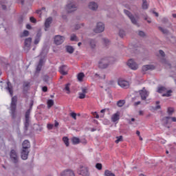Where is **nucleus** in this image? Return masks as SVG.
<instances>
[{
    "label": "nucleus",
    "instance_id": "1",
    "mask_svg": "<svg viewBox=\"0 0 176 176\" xmlns=\"http://www.w3.org/2000/svg\"><path fill=\"white\" fill-rule=\"evenodd\" d=\"M109 64H111V59L109 58H102L98 62V67L102 69H105V68H108Z\"/></svg>",
    "mask_w": 176,
    "mask_h": 176
},
{
    "label": "nucleus",
    "instance_id": "2",
    "mask_svg": "<svg viewBox=\"0 0 176 176\" xmlns=\"http://www.w3.org/2000/svg\"><path fill=\"white\" fill-rule=\"evenodd\" d=\"M65 10L67 13H73V12H76L78 10V6L75 2L69 1L65 7Z\"/></svg>",
    "mask_w": 176,
    "mask_h": 176
},
{
    "label": "nucleus",
    "instance_id": "3",
    "mask_svg": "<svg viewBox=\"0 0 176 176\" xmlns=\"http://www.w3.org/2000/svg\"><path fill=\"white\" fill-rule=\"evenodd\" d=\"M157 93H160V94L165 93L162 94V97H171V93H173V91L171 89L167 91V88L165 87H158Z\"/></svg>",
    "mask_w": 176,
    "mask_h": 176
},
{
    "label": "nucleus",
    "instance_id": "4",
    "mask_svg": "<svg viewBox=\"0 0 176 176\" xmlns=\"http://www.w3.org/2000/svg\"><path fill=\"white\" fill-rule=\"evenodd\" d=\"M10 157L11 162H12V163H14V164H17V163H19V155H17V152L16 151V150L12 149L10 151Z\"/></svg>",
    "mask_w": 176,
    "mask_h": 176
},
{
    "label": "nucleus",
    "instance_id": "5",
    "mask_svg": "<svg viewBox=\"0 0 176 176\" xmlns=\"http://www.w3.org/2000/svg\"><path fill=\"white\" fill-rule=\"evenodd\" d=\"M104 30H105V25L102 23V22H98L96 25V29H94V32L96 34H100V32H104Z\"/></svg>",
    "mask_w": 176,
    "mask_h": 176
},
{
    "label": "nucleus",
    "instance_id": "6",
    "mask_svg": "<svg viewBox=\"0 0 176 176\" xmlns=\"http://www.w3.org/2000/svg\"><path fill=\"white\" fill-rule=\"evenodd\" d=\"M118 85L122 87L123 89H129L130 87V84L127 80H125L122 78H119L118 80Z\"/></svg>",
    "mask_w": 176,
    "mask_h": 176
},
{
    "label": "nucleus",
    "instance_id": "7",
    "mask_svg": "<svg viewBox=\"0 0 176 176\" xmlns=\"http://www.w3.org/2000/svg\"><path fill=\"white\" fill-rule=\"evenodd\" d=\"M30 155V150L22 148L21 152V157L23 160H27L28 155Z\"/></svg>",
    "mask_w": 176,
    "mask_h": 176
},
{
    "label": "nucleus",
    "instance_id": "8",
    "mask_svg": "<svg viewBox=\"0 0 176 176\" xmlns=\"http://www.w3.org/2000/svg\"><path fill=\"white\" fill-rule=\"evenodd\" d=\"M65 38L63 36L57 35L54 38V43L55 45H61L64 43Z\"/></svg>",
    "mask_w": 176,
    "mask_h": 176
},
{
    "label": "nucleus",
    "instance_id": "9",
    "mask_svg": "<svg viewBox=\"0 0 176 176\" xmlns=\"http://www.w3.org/2000/svg\"><path fill=\"white\" fill-rule=\"evenodd\" d=\"M88 8L93 12H96L97 9H98V3L95 1H91L88 4Z\"/></svg>",
    "mask_w": 176,
    "mask_h": 176
},
{
    "label": "nucleus",
    "instance_id": "10",
    "mask_svg": "<svg viewBox=\"0 0 176 176\" xmlns=\"http://www.w3.org/2000/svg\"><path fill=\"white\" fill-rule=\"evenodd\" d=\"M82 92L78 93V98L80 100H83V98H86V94H87L88 89L87 87L81 88Z\"/></svg>",
    "mask_w": 176,
    "mask_h": 176
},
{
    "label": "nucleus",
    "instance_id": "11",
    "mask_svg": "<svg viewBox=\"0 0 176 176\" xmlns=\"http://www.w3.org/2000/svg\"><path fill=\"white\" fill-rule=\"evenodd\" d=\"M127 65L128 67H129V68H131V69H138V65H137V63L132 59H130L128 61Z\"/></svg>",
    "mask_w": 176,
    "mask_h": 176
},
{
    "label": "nucleus",
    "instance_id": "12",
    "mask_svg": "<svg viewBox=\"0 0 176 176\" xmlns=\"http://www.w3.org/2000/svg\"><path fill=\"white\" fill-rule=\"evenodd\" d=\"M60 176H75L74 170L66 169L60 173Z\"/></svg>",
    "mask_w": 176,
    "mask_h": 176
},
{
    "label": "nucleus",
    "instance_id": "13",
    "mask_svg": "<svg viewBox=\"0 0 176 176\" xmlns=\"http://www.w3.org/2000/svg\"><path fill=\"white\" fill-rule=\"evenodd\" d=\"M140 93V96L142 98V100H146L148 94V91H146V89H145V87H143V89L142 90L139 91Z\"/></svg>",
    "mask_w": 176,
    "mask_h": 176
},
{
    "label": "nucleus",
    "instance_id": "14",
    "mask_svg": "<svg viewBox=\"0 0 176 176\" xmlns=\"http://www.w3.org/2000/svg\"><path fill=\"white\" fill-rule=\"evenodd\" d=\"M80 175L82 176H89L90 174L89 173V170L86 167L82 166L80 170L78 172Z\"/></svg>",
    "mask_w": 176,
    "mask_h": 176
},
{
    "label": "nucleus",
    "instance_id": "15",
    "mask_svg": "<svg viewBox=\"0 0 176 176\" xmlns=\"http://www.w3.org/2000/svg\"><path fill=\"white\" fill-rule=\"evenodd\" d=\"M143 72H146V71H153L155 69V66L153 65H145L142 68Z\"/></svg>",
    "mask_w": 176,
    "mask_h": 176
},
{
    "label": "nucleus",
    "instance_id": "16",
    "mask_svg": "<svg viewBox=\"0 0 176 176\" xmlns=\"http://www.w3.org/2000/svg\"><path fill=\"white\" fill-rule=\"evenodd\" d=\"M59 72L61 75L65 76L68 75V72L67 71V65H63L59 67Z\"/></svg>",
    "mask_w": 176,
    "mask_h": 176
},
{
    "label": "nucleus",
    "instance_id": "17",
    "mask_svg": "<svg viewBox=\"0 0 176 176\" xmlns=\"http://www.w3.org/2000/svg\"><path fill=\"white\" fill-rule=\"evenodd\" d=\"M30 82H24L23 85V93L26 94V93L30 90Z\"/></svg>",
    "mask_w": 176,
    "mask_h": 176
},
{
    "label": "nucleus",
    "instance_id": "18",
    "mask_svg": "<svg viewBox=\"0 0 176 176\" xmlns=\"http://www.w3.org/2000/svg\"><path fill=\"white\" fill-rule=\"evenodd\" d=\"M119 119H120V112L119 111H117L111 116V122H113V123L118 122Z\"/></svg>",
    "mask_w": 176,
    "mask_h": 176
},
{
    "label": "nucleus",
    "instance_id": "19",
    "mask_svg": "<svg viewBox=\"0 0 176 176\" xmlns=\"http://www.w3.org/2000/svg\"><path fill=\"white\" fill-rule=\"evenodd\" d=\"M170 119H171V117H168V116L164 117L162 120V124L165 126H167V124H170L171 123V121H170Z\"/></svg>",
    "mask_w": 176,
    "mask_h": 176
},
{
    "label": "nucleus",
    "instance_id": "20",
    "mask_svg": "<svg viewBox=\"0 0 176 176\" xmlns=\"http://www.w3.org/2000/svg\"><path fill=\"white\" fill-rule=\"evenodd\" d=\"M53 21V19L52 17H49L45 20V31H47V28H49L50 27V25L52 24V22Z\"/></svg>",
    "mask_w": 176,
    "mask_h": 176
},
{
    "label": "nucleus",
    "instance_id": "21",
    "mask_svg": "<svg viewBox=\"0 0 176 176\" xmlns=\"http://www.w3.org/2000/svg\"><path fill=\"white\" fill-rule=\"evenodd\" d=\"M6 90L9 91L10 96L13 97V87L9 81L7 82Z\"/></svg>",
    "mask_w": 176,
    "mask_h": 176
},
{
    "label": "nucleus",
    "instance_id": "22",
    "mask_svg": "<svg viewBox=\"0 0 176 176\" xmlns=\"http://www.w3.org/2000/svg\"><path fill=\"white\" fill-rule=\"evenodd\" d=\"M17 107V96L12 98L10 108H16Z\"/></svg>",
    "mask_w": 176,
    "mask_h": 176
},
{
    "label": "nucleus",
    "instance_id": "23",
    "mask_svg": "<svg viewBox=\"0 0 176 176\" xmlns=\"http://www.w3.org/2000/svg\"><path fill=\"white\" fill-rule=\"evenodd\" d=\"M30 148H31V144H30V141L27 140H24L22 144V148L30 150Z\"/></svg>",
    "mask_w": 176,
    "mask_h": 176
},
{
    "label": "nucleus",
    "instance_id": "24",
    "mask_svg": "<svg viewBox=\"0 0 176 176\" xmlns=\"http://www.w3.org/2000/svg\"><path fill=\"white\" fill-rule=\"evenodd\" d=\"M31 42H32V38L29 37L25 39V46L26 47H30V46H31Z\"/></svg>",
    "mask_w": 176,
    "mask_h": 176
},
{
    "label": "nucleus",
    "instance_id": "25",
    "mask_svg": "<svg viewBox=\"0 0 176 176\" xmlns=\"http://www.w3.org/2000/svg\"><path fill=\"white\" fill-rule=\"evenodd\" d=\"M66 49V52L67 53H69V54H72V53H74V52H75V49L74 48V47L71 46V45H67L65 47Z\"/></svg>",
    "mask_w": 176,
    "mask_h": 176
},
{
    "label": "nucleus",
    "instance_id": "26",
    "mask_svg": "<svg viewBox=\"0 0 176 176\" xmlns=\"http://www.w3.org/2000/svg\"><path fill=\"white\" fill-rule=\"evenodd\" d=\"M10 115L12 119H16V108H10Z\"/></svg>",
    "mask_w": 176,
    "mask_h": 176
},
{
    "label": "nucleus",
    "instance_id": "27",
    "mask_svg": "<svg viewBox=\"0 0 176 176\" xmlns=\"http://www.w3.org/2000/svg\"><path fill=\"white\" fill-rule=\"evenodd\" d=\"M72 142L73 145H78V144L80 143V140L78 138L73 137L72 138Z\"/></svg>",
    "mask_w": 176,
    "mask_h": 176
},
{
    "label": "nucleus",
    "instance_id": "28",
    "mask_svg": "<svg viewBox=\"0 0 176 176\" xmlns=\"http://www.w3.org/2000/svg\"><path fill=\"white\" fill-rule=\"evenodd\" d=\"M161 63L164 64L166 67H168V68H171V64L169 63L168 61L166 60V58H163L162 59H161Z\"/></svg>",
    "mask_w": 176,
    "mask_h": 176
},
{
    "label": "nucleus",
    "instance_id": "29",
    "mask_svg": "<svg viewBox=\"0 0 176 176\" xmlns=\"http://www.w3.org/2000/svg\"><path fill=\"white\" fill-rule=\"evenodd\" d=\"M148 8H149V4H148V1H146V0H142V8L144 10H146Z\"/></svg>",
    "mask_w": 176,
    "mask_h": 176
},
{
    "label": "nucleus",
    "instance_id": "30",
    "mask_svg": "<svg viewBox=\"0 0 176 176\" xmlns=\"http://www.w3.org/2000/svg\"><path fill=\"white\" fill-rule=\"evenodd\" d=\"M129 19L132 24H133L134 25H138V26L139 25L138 22H137V19H135V17L134 16V15H132Z\"/></svg>",
    "mask_w": 176,
    "mask_h": 176
},
{
    "label": "nucleus",
    "instance_id": "31",
    "mask_svg": "<svg viewBox=\"0 0 176 176\" xmlns=\"http://www.w3.org/2000/svg\"><path fill=\"white\" fill-rule=\"evenodd\" d=\"M28 127H30V120H25V123H24L25 131H28Z\"/></svg>",
    "mask_w": 176,
    "mask_h": 176
},
{
    "label": "nucleus",
    "instance_id": "32",
    "mask_svg": "<svg viewBox=\"0 0 176 176\" xmlns=\"http://www.w3.org/2000/svg\"><path fill=\"white\" fill-rule=\"evenodd\" d=\"M63 141L66 146H69V139L68 137H63Z\"/></svg>",
    "mask_w": 176,
    "mask_h": 176
},
{
    "label": "nucleus",
    "instance_id": "33",
    "mask_svg": "<svg viewBox=\"0 0 176 176\" xmlns=\"http://www.w3.org/2000/svg\"><path fill=\"white\" fill-rule=\"evenodd\" d=\"M104 176H116L115 173H112L111 170H104Z\"/></svg>",
    "mask_w": 176,
    "mask_h": 176
},
{
    "label": "nucleus",
    "instance_id": "34",
    "mask_svg": "<svg viewBox=\"0 0 176 176\" xmlns=\"http://www.w3.org/2000/svg\"><path fill=\"white\" fill-rule=\"evenodd\" d=\"M158 30H160V31H161V32H162V34H165L166 35H168V30H167V29H164V28H162V27H158Z\"/></svg>",
    "mask_w": 176,
    "mask_h": 176
},
{
    "label": "nucleus",
    "instance_id": "35",
    "mask_svg": "<svg viewBox=\"0 0 176 176\" xmlns=\"http://www.w3.org/2000/svg\"><path fill=\"white\" fill-rule=\"evenodd\" d=\"M124 104H126V100H120L119 101L117 102V105L120 108L122 107H123V105H124Z\"/></svg>",
    "mask_w": 176,
    "mask_h": 176
},
{
    "label": "nucleus",
    "instance_id": "36",
    "mask_svg": "<svg viewBox=\"0 0 176 176\" xmlns=\"http://www.w3.org/2000/svg\"><path fill=\"white\" fill-rule=\"evenodd\" d=\"M30 115H31V109H28L25 115V120H30Z\"/></svg>",
    "mask_w": 176,
    "mask_h": 176
},
{
    "label": "nucleus",
    "instance_id": "37",
    "mask_svg": "<svg viewBox=\"0 0 176 176\" xmlns=\"http://www.w3.org/2000/svg\"><path fill=\"white\" fill-rule=\"evenodd\" d=\"M118 35L120 38H124V36H126V32L123 30H120Z\"/></svg>",
    "mask_w": 176,
    "mask_h": 176
},
{
    "label": "nucleus",
    "instance_id": "38",
    "mask_svg": "<svg viewBox=\"0 0 176 176\" xmlns=\"http://www.w3.org/2000/svg\"><path fill=\"white\" fill-rule=\"evenodd\" d=\"M77 78H78L79 82H82V80H83V78H85V74L79 73L77 76Z\"/></svg>",
    "mask_w": 176,
    "mask_h": 176
},
{
    "label": "nucleus",
    "instance_id": "39",
    "mask_svg": "<svg viewBox=\"0 0 176 176\" xmlns=\"http://www.w3.org/2000/svg\"><path fill=\"white\" fill-rule=\"evenodd\" d=\"M70 41H72V42H78V41H79V39L78 38V37L76 36V35L75 34H72L71 37H70Z\"/></svg>",
    "mask_w": 176,
    "mask_h": 176
},
{
    "label": "nucleus",
    "instance_id": "40",
    "mask_svg": "<svg viewBox=\"0 0 176 176\" xmlns=\"http://www.w3.org/2000/svg\"><path fill=\"white\" fill-rule=\"evenodd\" d=\"M53 105H54V101H53V100L50 99L47 101V107L48 108H52V107H53Z\"/></svg>",
    "mask_w": 176,
    "mask_h": 176
},
{
    "label": "nucleus",
    "instance_id": "41",
    "mask_svg": "<svg viewBox=\"0 0 176 176\" xmlns=\"http://www.w3.org/2000/svg\"><path fill=\"white\" fill-rule=\"evenodd\" d=\"M89 45L92 49H94V47H96V41H94L93 39H90Z\"/></svg>",
    "mask_w": 176,
    "mask_h": 176
},
{
    "label": "nucleus",
    "instance_id": "42",
    "mask_svg": "<svg viewBox=\"0 0 176 176\" xmlns=\"http://www.w3.org/2000/svg\"><path fill=\"white\" fill-rule=\"evenodd\" d=\"M117 140L115 141L116 144H119L120 142H122L123 141V136H117Z\"/></svg>",
    "mask_w": 176,
    "mask_h": 176
},
{
    "label": "nucleus",
    "instance_id": "43",
    "mask_svg": "<svg viewBox=\"0 0 176 176\" xmlns=\"http://www.w3.org/2000/svg\"><path fill=\"white\" fill-rule=\"evenodd\" d=\"M69 86H71L70 83H67L65 85V90H66L67 94H69V93H71V90L69 89Z\"/></svg>",
    "mask_w": 176,
    "mask_h": 176
},
{
    "label": "nucleus",
    "instance_id": "44",
    "mask_svg": "<svg viewBox=\"0 0 176 176\" xmlns=\"http://www.w3.org/2000/svg\"><path fill=\"white\" fill-rule=\"evenodd\" d=\"M124 13H125V14L129 17V19H130L133 16L131 12L127 10H124Z\"/></svg>",
    "mask_w": 176,
    "mask_h": 176
},
{
    "label": "nucleus",
    "instance_id": "45",
    "mask_svg": "<svg viewBox=\"0 0 176 176\" xmlns=\"http://www.w3.org/2000/svg\"><path fill=\"white\" fill-rule=\"evenodd\" d=\"M41 36H42V30L40 29L38 30L35 38L41 39Z\"/></svg>",
    "mask_w": 176,
    "mask_h": 176
},
{
    "label": "nucleus",
    "instance_id": "46",
    "mask_svg": "<svg viewBox=\"0 0 176 176\" xmlns=\"http://www.w3.org/2000/svg\"><path fill=\"white\" fill-rule=\"evenodd\" d=\"M167 112L169 116H171L174 113V109L173 107H168Z\"/></svg>",
    "mask_w": 176,
    "mask_h": 176
},
{
    "label": "nucleus",
    "instance_id": "47",
    "mask_svg": "<svg viewBox=\"0 0 176 176\" xmlns=\"http://www.w3.org/2000/svg\"><path fill=\"white\" fill-rule=\"evenodd\" d=\"M138 35H139V36H141L142 38H145V36H146V34H145V32H144V31H141V30H140L138 32Z\"/></svg>",
    "mask_w": 176,
    "mask_h": 176
},
{
    "label": "nucleus",
    "instance_id": "48",
    "mask_svg": "<svg viewBox=\"0 0 176 176\" xmlns=\"http://www.w3.org/2000/svg\"><path fill=\"white\" fill-rule=\"evenodd\" d=\"M30 35V32L28 30H24L21 36H28Z\"/></svg>",
    "mask_w": 176,
    "mask_h": 176
},
{
    "label": "nucleus",
    "instance_id": "49",
    "mask_svg": "<svg viewBox=\"0 0 176 176\" xmlns=\"http://www.w3.org/2000/svg\"><path fill=\"white\" fill-rule=\"evenodd\" d=\"M96 168H97V170H102V164L97 163L96 164Z\"/></svg>",
    "mask_w": 176,
    "mask_h": 176
},
{
    "label": "nucleus",
    "instance_id": "50",
    "mask_svg": "<svg viewBox=\"0 0 176 176\" xmlns=\"http://www.w3.org/2000/svg\"><path fill=\"white\" fill-rule=\"evenodd\" d=\"M54 126V125H53V124L49 123V124H47V129L48 130H53Z\"/></svg>",
    "mask_w": 176,
    "mask_h": 176
},
{
    "label": "nucleus",
    "instance_id": "51",
    "mask_svg": "<svg viewBox=\"0 0 176 176\" xmlns=\"http://www.w3.org/2000/svg\"><path fill=\"white\" fill-rule=\"evenodd\" d=\"M23 21H24V16H19V20H18L19 24H23Z\"/></svg>",
    "mask_w": 176,
    "mask_h": 176
},
{
    "label": "nucleus",
    "instance_id": "52",
    "mask_svg": "<svg viewBox=\"0 0 176 176\" xmlns=\"http://www.w3.org/2000/svg\"><path fill=\"white\" fill-rule=\"evenodd\" d=\"M102 41L106 46L109 44V40L108 38H102Z\"/></svg>",
    "mask_w": 176,
    "mask_h": 176
},
{
    "label": "nucleus",
    "instance_id": "53",
    "mask_svg": "<svg viewBox=\"0 0 176 176\" xmlns=\"http://www.w3.org/2000/svg\"><path fill=\"white\" fill-rule=\"evenodd\" d=\"M30 21L31 23H34V24L36 23V19H35L34 16H31L30 18Z\"/></svg>",
    "mask_w": 176,
    "mask_h": 176
},
{
    "label": "nucleus",
    "instance_id": "54",
    "mask_svg": "<svg viewBox=\"0 0 176 176\" xmlns=\"http://www.w3.org/2000/svg\"><path fill=\"white\" fill-rule=\"evenodd\" d=\"M162 23H163V24H166V23H168V19L167 18H163L162 19Z\"/></svg>",
    "mask_w": 176,
    "mask_h": 176
},
{
    "label": "nucleus",
    "instance_id": "55",
    "mask_svg": "<svg viewBox=\"0 0 176 176\" xmlns=\"http://www.w3.org/2000/svg\"><path fill=\"white\" fill-rule=\"evenodd\" d=\"M129 124H133L132 122H135V118H131V120L127 119Z\"/></svg>",
    "mask_w": 176,
    "mask_h": 176
},
{
    "label": "nucleus",
    "instance_id": "56",
    "mask_svg": "<svg viewBox=\"0 0 176 176\" xmlns=\"http://www.w3.org/2000/svg\"><path fill=\"white\" fill-rule=\"evenodd\" d=\"M40 41H41V38H38L35 37L34 45H38V43H39Z\"/></svg>",
    "mask_w": 176,
    "mask_h": 176
},
{
    "label": "nucleus",
    "instance_id": "57",
    "mask_svg": "<svg viewBox=\"0 0 176 176\" xmlns=\"http://www.w3.org/2000/svg\"><path fill=\"white\" fill-rule=\"evenodd\" d=\"M159 53H160V56H162V57H165L166 54L164 52L163 50H160L159 51Z\"/></svg>",
    "mask_w": 176,
    "mask_h": 176
},
{
    "label": "nucleus",
    "instance_id": "58",
    "mask_svg": "<svg viewBox=\"0 0 176 176\" xmlns=\"http://www.w3.org/2000/svg\"><path fill=\"white\" fill-rule=\"evenodd\" d=\"M70 116H72V118H73V119H74V120H76V113H70Z\"/></svg>",
    "mask_w": 176,
    "mask_h": 176
},
{
    "label": "nucleus",
    "instance_id": "59",
    "mask_svg": "<svg viewBox=\"0 0 176 176\" xmlns=\"http://www.w3.org/2000/svg\"><path fill=\"white\" fill-rule=\"evenodd\" d=\"M32 107H34V100L30 101V109H30V111H32Z\"/></svg>",
    "mask_w": 176,
    "mask_h": 176
},
{
    "label": "nucleus",
    "instance_id": "60",
    "mask_svg": "<svg viewBox=\"0 0 176 176\" xmlns=\"http://www.w3.org/2000/svg\"><path fill=\"white\" fill-rule=\"evenodd\" d=\"M41 69H42V66L38 65L36 67V72H40Z\"/></svg>",
    "mask_w": 176,
    "mask_h": 176
},
{
    "label": "nucleus",
    "instance_id": "61",
    "mask_svg": "<svg viewBox=\"0 0 176 176\" xmlns=\"http://www.w3.org/2000/svg\"><path fill=\"white\" fill-rule=\"evenodd\" d=\"M38 65H40L41 67H42V65H43V58L40 59Z\"/></svg>",
    "mask_w": 176,
    "mask_h": 176
},
{
    "label": "nucleus",
    "instance_id": "62",
    "mask_svg": "<svg viewBox=\"0 0 176 176\" xmlns=\"http://www.w3.org/2000/svg\"><path fill=\"white\" fill-rule=\"evenodd\" d=\"M94 116L96 119H99L100 118V116L98 115V113H97V112L94 113Z\"/></svg>",
    "mask_w": 176,
    "mask_h": 176
},
{
    "label": "nucleus",
    "instance_id": "63",
    "mask_svg": "<svg viewBox=\"0 0 176 176\" xmlns=\"http://www.w3.org/2000/svg\"><path fill=\"white\" fill-rule=\"evenodd\" d=\"M42 90L44 91V93H46V91H47V87H43Z\"/></svg>",
    "mask_w": 176,
    "mask_h": 176
},
{
    "label": "nucleus",
    "instance_id": "64",
    "mask_svg": "<svg viewBox=\"0 0 176 176\" xmlns=\"http://www.w3.org/2000/svg\"><path fill=\"white\" fill-rule=\"evenodd\" d=\"M27 30H32V27L30 24L26 25Z\"/></svg>",
    "mask_w": 176,
    "mask_h": 176
}]
</instances>
